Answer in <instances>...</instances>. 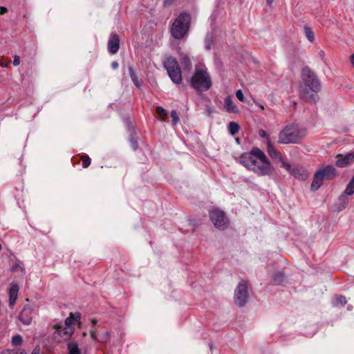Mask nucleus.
I'll return each instance as SVG.
<instances>
[{
	"label": "nucleus",
	"mask_w": 354,
	"mask_h": 354,
	"mask_svg": "<svg viewBox=\"0 0 354 354\" xmlns=\"http://www.w3.org/2000/svg\"><path fill=\"white\" fill-rule=\"evenodd\" d=\"M354 194V176L348 183L345 190L335 202L334 207L337 212L344 209L350 201V197Z\"/></svg>",
	"instance_id": "7"
},
{
	"label": "nucleus",
	"mask_w": 354,
	"mask_h": 354,
	"mask_svg": "<svg viewBox=\"0 0 354 354\" xmlns=\"http://www.w3.org/2000/svg\"><path fill=\"white\" fill-rule=\"evenodd\" d=\"M19 319L25 325H29L32 319V309L30 306L24 307L19 315Z\"/></svg>",
	"instance_id": "15"
},
{
	"label": "nucleus",
	"mask_w": 354,
	"mask_h": 354,
	"mask_svg": "<svg viewBox=\"0 0 354 354\" xmlns=\"http://www.w3.org/2000/svg\"><path fill=\"white\" fill-rule=\"evenodd\" d=\"M8 11L7 8L5 7H0V15H3Z\"/></svg>",
	"instance_id": "36"
},
{
	"label": "nucleus",
	"mask_w": 354,
	"mask_h": 354,
	"mask_svg": "<svg viewBox=\"0 0 354 354\" xmlns=\"http://www.w3.org/2000/svg\"><path fill=\"white\" fill-rule=\"evenodd\" d=\"M190 15L188 14H180L174 21L171 28V35L176 39L183 38L188 32Z\"/></svg>",
	"instance_id": "6"
},
{
	"label": "nucleus",
	"mask_w": 354,
	"mask_h": 354,
	"mask_svg": "<svg viewBox=\"0 0 354 354\" xmlns=\"http://www.w3.org/2000/svg\"><path fill=\"white\" fill-rule=\"evenodd\" d=\"M19 292V286L17 284L12 283L9 290V303L10 306H14L16 303Z\"/></svg>",
	"instance_id": "19"
},
{
	"label": "nucleus",
	"mask_w": 354,
	"mask_h": 354,
	"mask_svg": "<svg viewBox=\"0 0 354 354\" xmlns=\"http://www.w3.org/2000/svg\"><path fill=\"white\" fill-rule=\"evenodd\" d=\"M81 315L79 313H71L70 316L67 317L64 322V326L66 327H70L71 328H74L73 325L76 323H78L80 320Z\"/></svg>",
	"instance_id": "20"
},
{
	"label": "nucleus",
	"mask_w": 354,
	"mask_h": 354,
	"mask_svg": "<svg viewBox=\"0 0 354 354\" xmlns=\"http://www.w3.org/2000/svg\"><path fill=\"white\" fill-rule=\"evenodd\" d=\"M93 326L91 329L90 334L91 338L94 341L100 342H106L109 340L110 335L107 330H104L97 337V329L95 328V325L97 324V320H92Z\"/></svg>",
	"instance_id": "13"
},
{
	"label": "nucleus",
	"mask_w": 354,
	"mask_h": 354,
	"mask_svg": "<svg viewBox=\"0 0 354 354\" xmlns=\"http://www.w3.org/2000/svg\"><path fill=\"white\" fill-rule=\"evenodd\" d=\"M1 65L3 66H7L6 64H4V63H2Z\"/></svg>",
	"instance_id": "44"
},
{
	"label": "nucleus",
	"mask_w": 354,
	"mask_h": 354,
	"mask_svg": "<svg viewBox=\"0 0 354 354\" xmlns=\"http://www.w3.org/2000/svg\"><path fill=\"white\" fill-rule=\"evenodd\" d=\"M82 161H83L82 166L84 168L88 167L91 164V160H90V158H88V156H83Z\"/></svg>",
	"instance_id": "31"
},
{
	"label": "nucleus",
	"mask_w": 354,
	"mask_h": 354,
	"mask_svg": "<svg viewBox=\"0 0 354 354\" xmlns=\"http://www.w3.org/2000/svg\"><path fill=\"white\" fill-rule=\"evenodd\" d=\"M40 348L39 347H36L34 348L31 354H39Z\"/></svg>",
	"instance_id": "37"
},
{
	"label": "nucleus",
	"mask_w": 354,
	"mask_h": 354,
	"mask_svg": "<svg viewBox=\"0 0 354 354\" xmlns=\"http://www.w3.org/2000/svg\"><path fill=\"white\" fill-rule=\"evenodd\" d=\"M301 77L304 83L300 88L301 95L308 101L315 102L318 100V95L316 93L321 88L319 80L315 73L308 68L302 69Z\"/></svg>",
	"instance_id": "2"
},
{
	"label": "nucleus",
	"mask_w": 354,
	"mask_h": 354,
	"mask_svg": "<svg viewBox=\"0 0 354 354\" xmlns=\"http://www.w3.org/2000/svg\"><path fill=\"white\" fill-rule=\"evenodd\" d=\"M164 66L172 82L180 84L182 81V75L176 59L172 57H167L164 61Z\"/></svg>",
	"instance_id": "8"
},
{
	"label": "nucleus",
	"mask_w": 354,
	"mask_h": 354,
	"mask_svg": "<svg viewBox=\"0 0 354 354\" xmlns=\"http://www.w3.org/2000/svg\"><path fill=\"white\" fill-rule=\"evenodd\" d=\"M68 349L69 354H80V351L78 348V345L75 342H71L68 345Z\"/></svg>",
	"instance_id": "23"
},
{
	"label": "nucleus",
	"mask_w": 354,
	"mask_h": 354,
	"mask_svg": "<svg viewBox=\"0 0 354 354\" xmlns=\"http://www.w3.org/2000/svg\"><path fill=\"white\" fill-rule=\"evenodd\" d=\"M236 96L237 99L239 100H240L241 102L245 101L244 95H243V93L241 91V90H237L236 91Z\"/></svg>",
	"instance_id": "33"
},
{
	"label": "nucleus",
	"mask_w": 354,
	"mask_h": 354,
	"mask_svg": "<svg viewBox=\"0 0 354 354\" xmlns=\"http://www.w3.org/2000/svg\"><path fill=\"white\" fill-rule=\"evenodd\" d=\"M190 82L192 86L198 91H207L211 87V77L205 65L199 64L196 66L194 74Z\"/></svg>",
	"instance_id": "3"
},
{
	"label": "nucleus",
	"mask_w": 354,
	"mask_h": 354,
	"mask_svg": "<svg viewBox=\"0 0 354 354\" xmlns=\"http://www.w3.org/2000/svg\"><path fill=\"white\" fill-rule=\"evenodd\" d=\"M351 62L354 66V53L351 56Z\"/></svg>",
	"instance_id": "41"
},
{
	"label": "nucleus",
	"mask_w": 354,
	"mask_h": 354,
	"mask_svg": "<svg viewBox=\"0 0 354 354\" xmlns=\"http://www.w3.org/2000/svg\"><path fill=\"white\" fill-rule=\"evenodd\" d=\"M337 176V169L332 165L324 166L318 169L314 174L311 183L312 190H317L324 180H331Z\"/></svg>",
	"instance_id": "5"
},
{
	"label": "nucleus",
	"mask_w": 354,
	"mask_h": 354,
	"mask_svg": "<svg viewBox=\"0 0 354 354\" xmlns=\"http://www.w3.org/2000/svg\"><path fill=\"white\" fill-rule=\"evenodd\" d=\"M108 49L110 53L115 54L119 49V38L117 35H112L108 41Z\"/></svg>",
	"instance_id": "17"
},
{
	"label": "nucleus",
	"mask_w": 354,
	"mask_h": 354,
	"mask_svg": "<svg viewBox=\"0 0 354 354\" xmlns=\"http://www.w3.org/2000/svg\"><path fill=\"white\" fill-rule=\"evenodd\" d=\"M239 162L259 176H270L273 171L270 161L259 148H254L250 152L242 154Z\"/></svg>",
	"instance_id": "1"
},
{
	"label": "nucleus",
	"mask_w": 354,
	"mask_h": 354,
	"mask_svg": "<svg viewBox=\"0 0 354 354\" xmlns=\"http://www.w3.org/2000/svg\"><path fill=\"white\" fill-rule=\"evenodd\" d=\"M14 354H26V353L23 350L17 349L16 351H14Z\"/></svg>",
	"instance_id": "39"
},
{
	"label": "nucleus",
	"mask_w": 354,
	"mask_h": 354,
	"mask_svg": "<svg viewBox=\"0 0 354 354\" xmlns=\"http://www.w3.org/2000/svg\"><path fill=\"white\" fill-rule=\"evenodd\" d=\"M305 136V131L297 124L286 125L279 133V142L281 144L298 143Z\"/></svg>",
	"instance_id": "4"
},
{
	"label": "nucleus",
	"mask_w": 354,
	"mask_h": 354,
	"mask_svg": "<svg viewBox=\"0 0 354 354\" xmlns=\"http://www.w3.org/2000/svg\"><path fill=\"white\" fill-rule=\"evenodd\" d=\"M54 331L53 338L57 342H62L68 340L73 333L74 328L65 326L63 324H57L53 326Z\"/></svg>",
	"instance_id": "9"
},
{
	"label": "nucleus",
	"mask_w": 354,
	"mask_h": 354,
	"mask_svg": "<svg viewBox=\"0 0 354 354\" xmlns=\"http://www.w3.org/2000/svg\"><path fill=\"white\" fill-rule=\"evenodd\" d=\"M273 279L277 284H280L284 280V275L281 272H278L274 274Z\"/></svg>",
	"instance_id": "27"
},
{
	"label": "nucleus",
	"mask_w": 354,
	"mask_h": 354,
	"mask_svg": "<svg viewBox=\"0 0 354 354\" xmlns=\"http://www.w3.org/2000/svg\"><path fill=\"white\" fill-rule=\"evenodd\" d=\"M346 304V297L342 295L336 296L335 299V305L344 306Z\"/></svg>",
	"instance_id": "26"
},
{
	"label": "nucleus",
	"mask_w": 354,
	"mask_h": 354,
	"mask_svg": "<svg viewBox=\"0 0 354 354\" xmlns=\"http://www.w3.org/2000/svg\"><path fill=\"white\" fill-rule=\"evenodd\" d=\"M171 118L174 125L178 122L179 118L176 111L174 110L171 112Z\"/></svg>",
	"instance_id": "30"
},
{
	"label": "nucleus",
	"mask_w": 354,
	"mask_h": 354,
	"mask_svg": "<svg viewBox=\"0 0 354 354\" xmlns=\"http://www.w3.org/2000/svg\"><path fill=\"white\" fill-rule=\"evenodd\" d=\"M248 297V286L245 281H241L234 291V301L236 305L243 306Z\"/></svg>",
	"instance_id": "11"
},
{
	"label": "nucleus",
	"mask_w": 354,
	"mask_h": 354,
	"mask_svg": "<svg viewBox=\"0 0 354 354\" xmlns=\"http://www.w3.org/2000/svg\"><path fill=\"white\" fill-rule=\"evenodd\" d=\"M259 136H260V137H261V138H266L267 139V142H268V140L270 141V139H269V138H268V134H267V133H266L264 130H262V129H261V130H260V131H259Z\"/></svg>",
	"instance_id": "34"
},
{
	"label": "nucleus",
	"mask_w": 354,
	"mask_h": 354,
	"mask_svg": "<svg viewBox=\"0 0 354 354\" xmlns=\"http://www.w3.org/2000/svg\"><path fill=\"white\" fill-rule=\"evenodd\" d=\"M132 146H133V149H136L137 148V145H136V143H133Z\"/></svg>",
	"instance_id": "43"
},
{
	"label": "nucleus",
	"mask_w": 354,
	"mask_h": 354,
	"mask_svg": "<svg viewBox=\"0 0 354 354\" xmlns=\"http://www.w3.org/2000/svg\"><path fill=\"white\" fill-rule=\"evenodd\" d=\"M304 32L306 38L310 42H313L315 37H314V32L312 30V29L308 26H305L304 28Z\"/></svg>",
	"instance_id": "24"
},
{
	"label": "nucleus",
	"mask_w": 354,
	"mask_h": 354,
	"mask_svg": "<svg viewBox=\"0 0 354 354\" xmlns=\"http://www.w3.org/2000/svg\"><path fill=\"white\" fill-rule=\"evenodd\" d=\"M267 151L271 158L277 160L281 162V167H283V162H286L281 155V153L271 144L268 140L267 143Z\"/></svg>",
	"instance_id": "16"
},
{
	"label": "nucleus",
	"mask_w": 354,
	"mask_h": 354,
	"mask_svg": "<svg viewBox=\"0 0 354 354\" xmlns=\"http://www.w3.org/2000/svg\"><path fill=\"white\" fill-rule=\"evenodd\" d=\"M354 162V153H349L346 155H337L335 165L338 167H346Z\"/></svg>",
	"instance_id": "14"
},
{
	"label": "nucleus",
	"mask_w": 354,
	"mask_h": 354,
	"mask_svg": "<svg viewBox=\"0 0 354 354\" xmlns=\"http://www.w3.org/2000/svg\"><path fill=\"white\" fill-rule=\"evenodd\" d=\"M266 1L268 5H271L273 3L274 0H266Z\"/></svg>",
	"instance_id": "42"
},
{
	"label": "nucleus",
	"mask_w": 354,
	"mask_h": 354,
	"mask_svg": "<svg viewBox=\"0 0 354 354\" xmlns=\"http://www.w3.org/2000/svg\"><path fill=\"white\" fill-rule=\"evenodd\" d=\"M22 343V337L19 335H15L12 339V344L14 346H19Z\"/></svg>",
	"instance_id": "28"
},
{
	"label": "nucleus",
	"mask_w": 354,
	"mask_h": 354,
	"mask_svg": "<svg viewBox=\"0 0 354 354\" xmlns=\"http://www.w3.org/2000/svg\"><path fill=\"white\" fill-rule=\"evenodd\" d=\"M209 218L216 228L224 230L227 227L228 220L222 210L218 209H213L209 212Z\"/></svg>",
	"instance_id": "10"
},
{
	"label": "nucleus",
	"mask_w": 354,
	"mask_h": 354,
	"mask_svg": "<svg viewBox=\"0 0 354 354\" xmlns=\"http://www.w3.org/2000/svg\"><path fill=\"white\" fill-rule=\"evenodd\" d=\"M228 131L231 135L234 136L239 131V124L236 122H230L228 124Z\"/></svg>",
	"instance_id": "22"
},
{
	"label": "nucleus",
	"mask_w": 354,
	"mask_h": 354,
	"mask_svg": "<svg viewBox=\"0 0 354 354\" xmlns=\"http://www.w3.org/2000/svg\"><path fill=\"white\" fill-rule=\"evenodd\" d=\"M224 107L227 112L230 113H237L239 110L232 101V96H227L224 100Z\"/></svg>",
	"instance_id": "18"
},
{
	"label": "nucleus",
	"mask_w": 354,
	"mask_h": 354,
	"mask_svg": "<svg viewBox=\"0 0 354 354\" xmlns=\"http://www.w3.org/2000/svg\"><path fill=\"white\" fill-rule=\"evenodd\" d=\"M180 63L185 69L189 70L191 68V61L186 54L180 55Z\"/></svg>",
	"instance_id": "21"
},
{
	"label": "nucleus",
	"mask_w": 354,
	"mask_h": 354,
	"mask_svg": "<svg viewBox=\"0 0 354 354\" xmlns=\"http://www.w3.org/2000/svg\"><path fill=\"white\" fill-rule=\"evenodd\" d=\"M156 113L161 117L162 119H165L167 116V111L162 106H158L156 108Z\"/></svg>",
	"instance_id": "29"
},
{
	"label": "nucleus",
	"mask_w": 354,
	"mask_h": 354,
	"mask_svg": "<svg viewBox=\"0 0 354 354\" xmlns=\"http://www.w3.org/2000/svg\"><path fill=\"white\" fill-rule=\"evenodd\" d=\"M20 64V59H19V57L17 56V55H15L14 57V60H13V64L15 66H18L19 64Z\"/></svg>",
	"instance_id": "35"
},
{
	"label": "nucleus",
	"mask_w": 354,
	"mask_h": 354,
	"mask_svg": "<svg viewBox=\"0 0 354 354\" xmlns=\"http://www.w3.org/2000/svg\"><path fill=\"white\" fill-rule=\"evenodd\" d=\"M283 167L292 176L299 180H306L308 176L307 171L303 167L292 166L287 162H283Z\"/></svg>",
	"instance_id": "12"
},
{
	"label": "nucleus",
	"mask_w": 354,
	"mask_h": 354,
	"mask_svg": "<svg viewBox=\"0 0 354 354\" xmlns=\"http://www.w3.org/2000/svg\"><path fill=\"white\" fill-rule=\"evenodd\" d=\"M129 75L131 78L136 87H140L141 81L138 79V77L136 75L132 68H129Z\"/></svg>",
	"instance_id": "25"
},
{
	"label": "nucleus",
	"mask_w": 354,
	"mask_h": 354,
	"mask_svg": "<svg viewBox=\"0 0 354 354\" xmlns=\"http://www.w3.org/2000/svg\"><path fill=\"white\" fill-rule=\"evenodd\" d=\"M111 67L113 69H116L118 67V63L117 62H113L111 63Z\"/></svg>",
	"instance_id": "40"
},
{
	"label": "nucleus",
	"mask_w": 354,
	"mask_h": 354,
	"mask_svg": "<svg viewBox=\"0 0 354 354\" xmlns=\"http://www.w3.org/2000/svg\"><path fill=\"white\" fill-rule=\"evenodd\" d=\"M2 249L1 245L0 244V250Z\"/></svg>",
	"instance_id": "46"
},
{
	"label": "nucleus",
	"mask_w": 354,
	"mask_h": 354,
	"mask_svg": "<svg viewBox=\"0 0 354 354\" xmlns=\"http://www.w3.org/2000/svg\"><path fill=\"white\" fill-rule=\"evenodd\" d=\"M12 271H15V272H17V271H20V272H24V267L22 266V265L21 264V263H16L12 268Z\"/></svg>",
	"instance_id": "32"
},
{
	"label": "nucleus",
	"mask_w": 354,
	"mask_h": 354,
	"mask_svg": "<svg viewBox=\"0 0 354 354\" xmlns=\"http://www.w3.org/2000/svg\"><path fill=\"white\" fill-rule=\"evenodd\" d=\"M1 354H14V351L6 350L2 351Z\"/></svg>",
	"instance_id": "38"
},
{
	"label": "nucleus",
	"mask_w": 354,
	"mask_h": 354,
	"mask_svg": "<svg viewBox=\"0 0 354 354\" xmlns=\"http://www.w3.org/2000/svg\"><path fill=\"white\" fill-rule=\"evenodd\" d=\"M1 65L3 66H7L6 64H4V63H2Z\"/></svg>",
	"instance_id": "45"
}]
</instances>
